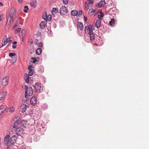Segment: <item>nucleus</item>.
Returning <instances> with one entry per match:
<instances>
[{"instance_id": "16", "label": "nucleus", "mask_w": 149, "mask_h": 149, "mask_svg": "<svg viewBox=\"0 0 149 149\" xmlns=\"http://www.w3.org/2000/svg\"><path fill=\"white\" fill-rule=\"evenodd\" d=\"M46 22L45 21H42L40 24V29H44L46 25Z\"/></svg>"}, {"instance_id": "28", "label": "nucleus", "mask_w": 149, "mask_h": 149, "mask_svg": "<svg viewBox=\"0 0 149 149\" xmlns=\"http://www.w3.org/2000/svg\"><path fill=\"white\" fill-rule=\"evenodd\" d=\"M95 11V10L90 9H89L88 11V14L90 15H92L93 13H94Z\"/></svg>"}, {"instance_id": "49", "label": "nucleus", "mask_w": 149, "mask_h": 149, "mask_svg": "<svg viewBox=\"0 0 149 149\" xmlns=\"http://www.w3.org/2000/svg\"><path fill=\"white\" fill-rule=\"evenodd\" d=\"M17 42L16 41H14L12 43V44H13V45H16L17 44Z\"/></svg>"}, {"instance_id": "44", "label": "nucleus", "mask_w": 149, "mask_h": 149, "mask_svg": "<svg viewBox=\"0 0 149 149\" xmlns=\"http://www.w3.org/2000/svg\"><path fill=\"white\" fill-rule=\"evenodd\" d=\"M85 7L87 8V9H88L89 8L88 5L87 4L86 2V3Z\"/></svg>"}, {"instance_id": "10", "label": "nucleus", "mask_w": 149, "mask_h": 149, "mask_svg": "<svg viewBox=\"0 0 149 149\" xmlns=\"http://www.w3.org/2000/svg\"><path fill=\"white\" fill-rule=\"evenodd\" d=\"M26 109V105L22 104L20 107V111L22 113H24L25 112Z\"/></svg>"}, {"instance_id": "38", "label": "nucleus", "mask_w": 149, "mask_h": 149, "mask_svg": "<svg viewBox=\"0 0 149 149\" xmlns=\"http://www.w3.org/2000/svg\"><path fill=\"white\" fill-rule=\"evenodd\" d=\"M63 3L65 5L67 4L68 2V0H63Z\"/></svg>"}, {"instance_id": "51", "label": "nucleus", "mask_w": 149, "mask_h": 149, "mask_svg": "<svg viewBox=\"0 0 149 149\" xmlns=\"http://www.w3.org/2000/svg\"><path fill=\"white\" fill-rule=\"evenodd\" d=\"M31 104L33 106H35L36 105L37 103H31Z\"/></svg>"}, {"instance_id": "14", "label": "nucleus", "mask_w": 149, "mask_h": 149, "mask_svg": "<svg viewBox=\"0 0 149 149\" xmlns=\"http://www.w3.org/2000/svg\"><path fill=\"white\" fill-rule=\"evenodd\" d=\"M105 3H106L104 1H100L98 3L97 6L98 8H100L102 6L105 5Z\"/></svg>"}, {"instance_id": "52", "label": "nucleus", "mask_w": 149, "mask_h": 149, "mask_svg": "<svg viewBox=\"0 0 149 149\" xmlns=\"http://www.w3.org/2000/svg\"><path fill=\"white\" fill-rule=\"evenodd\" d=\"M7 149H12V148H10V146H8L7 147Z\"/></svg>"}, {"instance_id": "47", "label": "nucleus", "mask_w": 149, "mask_h": 149, "mask_svg": "<svg viewBox=\"0 0 149 149\" xmlns=\"http://www.w3.org/2000/svg\"><path fill=\"white\" fill-rule=\"evenodd\" d=\"M7 36L6 35H5L3 37V40H6L7 39Z\"/></svg>"}, {"instance_id": "39", "label": "nucleus", "mask_w": 149, "mask_h": 149, "mask_svg": "<svg viewBox=\"0 0 149 149\" xmlns=\"http://www.w3.org/2000/svg\"><path fill=\"white\" fill-rule=\"evenodd\" d=\"M18 22H16L14 24V25L13 26V29H15V28L17 26V24H18Z\"/></svg>"}, {"instance_id": "22", "label": "nucleus", "mask_w": 149, "mask_h": 149, "mask_svg": "<svg viewBox=\"0 0 149 149\" xmlns=\"http://www.w3.org/2000/svg\"><path fill=\"white\" fill-rule=\"evenodd\" d=\"M15 108L14 107H12L10 108H8L7 109V111L9 112H13L14 111Z\"/></svg>"}, {"instance_id": "53", "label": "nucleus", "mask_w": 149, "mask_h": 149, "mask_svg": "<svg viewBox=\"0 0 149 149\" xmlns=\"http://www.w3.org/2000/svg\"><path fill=\"white\" fill-rule=\"evenodd\" d=\"M84 21L85 22H86L87 21V18L85 17H84Z\"/></svg>"}, {"instance_id": "33", "label": "nucleus", "mask_w": 149, "mask_h": 149, "mask_svg": "<svg viewBox=\"0 0 149 149\" xmlns=\"http://www.w3.org/2000/svg\"><path fill=\"white\" fill-rule=\"evenodd\" d=\"M29 9L28 7L27 6H25L24 7V11L25 13H27V11Z\"/></svg>"}, {"instance_id": "37", "label": "nucleus", "mask_w": 149, "mask_h": 149, "mask_svg": "<svg viewBox=\"0 0 149 149\" xmlns=\"http://www.w3.org/2000/svg\"><path fill=\"white\" fill-rule=\"evenodd\" d=\"M88 2V3L89 4H93V0H87Z\"/></svg>"}, {"instance_id": "29", "label": "nucleus", "mask_w": 149, "mask_h": 149, "mask_svg": "<svg viewBox=\"0 0 149 149\" xmlns=\"http://www.w3.org/2000/svg\"><path fill=\"white\" fill-rule=\"evenodd\" d=\"M2 46L0 47V48H1L3 46H5L8 43L6 40H3L2 42Z\"/></svg>"}, {"instance_id": "48", "label": "nucleus", "mask_w": 149, "mask_h": 149, "mask_svg": "<svg viewBox=\"0 0 149 149\" xmlns=\"http://www.w3.org/2000/svg\"><path fill=\"white\" fill-rule=\"evenodd\" d=\"M2 109H0V115H2L3 113Z\"/></svg>"}, {"instance_id": "46", "label": "nucleus", "mask_w": 149, "mask_h": 149, "mask_svg": "<svg viewBox=\"0 0 149 149\" xmlns=\"http://www.w3.org/2000/svg\"><path fill=\"white\" fill-rule=\"evenodd\" d=\"M19 149H26L25 147L24 146H22L20 147Z\"/></svg>"}, {"instance_id": "42", "label": "nucleus", "mask_w": 149, "mask_h": 149, "mask_svg": "<svg viewBox=\"0 0 149 149\" xmlns=\"http://www.w3.org/2000/svg\"><path fill=\"white\" fill-rule=\"evenodd\" d=\"M38 45L39 47H41L42 46L43 44L42 42H40L39 43H38Z\"/></svg>"}, {"instance_id": "41", "label": "nucleus", "mask_w": 149, "mask_h": 149, "mask_svg": "<svg viewBox=\"0 0 149 149\" xmlns=\"http://www.w3.org/2000/svg\"><path fill=\"white\" fill-rule=\"evenodd\" d=\"M3 15H1L0 16V21H2L3 20Z\"/></svg>"}, {"instance_id": "32", "label": "nucleus", "mask_w": 149, "mask_h": 149, "mask_svg": "<svg viewBox=\"0 0 149 149\" xmlns=\"http://www.w3.org/2000/svg\"><path fill=\"white\" fill-rule=\"evenodd\" d=\"M22 30V29L21 28H19L17 29H16L15 31V34H17L19 32H20Z\"/></svg>"}, {"instance_id": "57", "label": "nucleus", "mask_w": 149, "mask_h": 149, "mask_svg": "<svg viewBox=\"0 0 149 149\" xmlns=\"http://www.w3.org/2000/svg\"><path fill=\"white\" fill-rule=\"evenodd\" d=\"M12 58V60H14V57H13V58Z\"/></svg>"}, {"instance_id": "11", "label": "nucleus", "mask_w": 149, "mask_h": 149, "mask_svg": "<svg viewBox=\"0 0 149 149\" xmlns=\"http://www.w3.org/2000/svg\"><path fill=\"white\" fill-rule=\"evenodd\" d=\"M17 139V137L15 135H13L10 138V143L13 144L16 142V140Z\"/></svg>"}, {"instance_id": "40", "label": "nucleus", "mask_w": 149, "mask_h": 149, "mask_svg": "<svg viewBox=\"0 0 149 149\" xmlns=\"http://www.w3.org/2000/svg\"><path fill=\"white\" fill-rule=\"evenodd\" d=\"M11 37H9L6 40L7 41V43L10 42L11 41Z\"/></svg>"}, {"instance_id": "35", "label": "nucleus", "mask_w": 149, "mask_h": 149, "mask_svg": "<svg viewBox=\"0 0 149 149\" xmlns=\"http://www.w3.org/2000/svg\"><path fill=\"white\" fill-rule=\"evenodd\" d=\"M31 61L33 63H35L37 61V59L36 58H32Z\"/></svg>"}, {"instance_id": "50", "label": "nucleus", "mask_w": 149, "mask_h": 149, "mask_svg": "<svg viewBox=\"0 0 149 149\" xmlns=\"http://www.w3.org/2000/svg\"><path fill=\"white\" fill-rule=\"evenodd\" d=\"M16 45H12V47L14 49L16 48Z\"/></svg>"}, {"instance_id": "12", "label": "nucleus", "mask_w": 149, "mask_h": 149, "mask_svg": "<svg viewBox=\"0 0 149 149\" xmlns=\"http://www.w3.org/2000/svg\"><path fill=\"white\" fill-rule=\"evenodd\" d=\"M33 68V66L32 65L29 66L28 68L29 71L28 73L29 76H31L33 74V70L32 69Z\"/></svg>"}, {"instance_id": "56", "label": "nucleus", "mask_w": 149, "mask_h": 149, "mask_svg": "<svg viewBox=\"0 0 149 149\" xmlns=\"http://www.w3.org/2000/svg\"><path fill=\"white\" fill-rule=\"evenodd\" d=\"M0 5H1V6H3V3L2 2H0Z\"/></svg>"}, {"instance_id": "58", "label": "nucleus", "mask_w": 149, "mask_h": 149, "mask_svg": "<svg viewBox=\"0 0 149 149\" xmlns=\"http://www.w3.org/2000/svg\"><path fill=\"white\" fill-rule=\"evenodd\" d=\"M13 10V9H10V11H12V10Z\"/></svg>"}, {"instance_id": "21", "label": "nucleus", "mask_w": 149, "mask_h": 149, "mask_svg": "<svg viewBox=\"0 0 149 149\" xmlns=\"http://www.w3.org/2000/svg\"><path fill=\"white\" fill-rule=\"evenodd\" d=\"M101 22L99 20H96L95 22V26L97 28H99L100 26Z\"/></svg>"}, {"instance_id": "9", "label": "nucleus", "mask_w": 149, "mask_h": 149, "mask_svg": "<svg viewBox=\"0 0 149 149\" xmlns=\"http://www.w3.org/2000/svg\"><path fill=\"white\" fill-rule=\"evenodd\" d=\"M9 56L12 58H13L14 57V60H12V61L13 63H15L16 62L17 58V56L15 53H10L9 54Z\"/></svg>"}, {"instance_id": "30", "label": "nucleus", "mask_w": 149, "mask_h": 149, "mask_svg": "<svg viewBox=\"0 0 149 149\" xmlns=\"http://www.w3.org/2000/svg\"><path fill=\"white\" fill-rule=\"evenodd\" d=\"M114 24V19H112L109 22L110 25V26H113Z\"/></svg>"}, {"instance_id": "36", "label": "nucleus", "mask_w": 149, "mask_h": 149, "mask_svg": "<svg viewBox=\"0 0 149 149\" xmlns=\"http://www.w3.org/2000/svg\"><path fill=\"white\" fill-rule=\"evenodd\" d=\"M17 125H18V121H16L14 123L13 127L15 128H17Z\"/></svg>"}, {"instance_id": "3", "label": "nucleus", "mask_w": 149, "mask_h": 149, "mask_svg": "<svg viewBox=\"0 0 149 149\" xmlns=\"http://www.w3.org/2000/svg\"><path fill=\"white\" fill-rule=\"evenodd\" d=\"M16 132L17 135L21 136L24 134V131L23 128L21 127H17L16 130Z\"/></svg>"}, {"instance_id": "13", "label": "nucleus", "mask_w": 149, "mask_h": 149, "mask_svg": "<svg viewBox=\"0 0 149 149\" xmlns=\"http://www.w3.org/2000/svg\"><path fill=\"white\" fill-rule=\"evenodd\" d=\"M77 29L82 31L84 29V26L83 24L80 22H78L77 24Z\"/></svg>"}, {"instance_id": "2", "label": "nucleus", "mask_w": 149, "mask_h": 149, "mask_svg": "<svg viewBox=\"0 0 149 149\" xmlns=\"http://www.w3.org/2000/svg\"><path fill=\"white\" fill-rule=\"evenodd\" d=\"M68 9L65 6H62L60 7V12L61 15H65L68 13Z\"/></svg>"}, {"instance_id": "27", "label": "nucleus", "mask_w": 149, "mask_h": 149, "mask_svg": "<svg viewBox=\"0 0 149 149\" xmlns=\"http://www.w3.org/2000/svg\"><path fill=\"white\" fill-rule=\"evenodd\" d=\"M43 19L46 22L47 21V14L46 12L45 13V14H43L42 16Z\"/></svg>"}, {"instance_id": "5", "label": "nucleus", "mask_w": 149, "mask_h": 149, "mask_svg": "<svg viewBox=\"0 0 149 149\" xmlns=\"http://www.w3.org/2000/svg\"><path fill=\"white\" fill-rule=\"evenodd\" d=\"M8 78L7 76L3 77L2 79L1 84L3 86H7L8 84Z\"/></svg>"}, {"instance_id": "6", "label": "nucleus", "mask_w": 149, "mask_h": 149, "mask_svg": "<svg viewBox=\"0 0 149 149\" xmlns=\"http://www.w3.org/2000/svg\"><path fill=\"white\" fill-rule=\"evenodd\" d=\"M10 136L9 135H6L4 139V145L7 146L10 144Z\"/></svg>"}, {"instance_id": "20", "label": "nucleus", "mask_w": 149, "mask_h": 149, "mask_svg": "<svg viewBox=\"0 0 149 149\" xmlns=\"http://www.w3.org/2000/svg\"><path fill=\"white\" fill-rule=\"evenodd\" d=\"M6 95V92H2L0 93V100H3L4 96Z\"/></svg>"}, {"instance_id": "24", "label": "nucleus", "mask_w": 149, "mask_h": 149, "mask_svg": "<svg viewBox=\"0 0 149 149\" xmlns=\"http://www.w3.org/2000/svg\"><path fill=\"white\" fill-rule=\"evenodd\" d=\"M42 51V49L40 48H38L36 49V53L37 55H39L41 53Z\"/></svg>"}, {"instance_id": "15", "label": "nucleus", "mask_w": 149, "mask_h": 149, "mask_svg": "<svg viewBox=\"0 0 149 149\" xmlns=\"http://www.w3.org/2000/svg\"><path fill=\"white\" fill-rule=\"evenodd\" d=\"M19 124L22 127H25L26 126L27 121L26 120H22L20 123H19Z\"/></svg>"}, {"instance_id": "25", "label": "nucleus", "mask_w": 149, "mask_h": 149, "mask_svg": "<svg viewBox=\"0 0 149 149\" xmlns=\"http://www.w3.org/2000/svg\"><path fill=\"white\" fill-rule=\"evenodd\" d=\"M77 11L75 10H72L71 12V14L72 15L74 16H76L77 15Z\"/></svg>"}, {"instance_id": "31", "label": "nucleus", "mask_w": 149, "mask_h": 149, "mask_svg": "<svg viewBox=\"0 0 149 149\" xmlns=\"http://www.w3.org/2000/svg\"><path fill=\"white\" fill-rule=\"evenodd\" d=\"M82 13V12L81 10H80L79 11H77V15L76 16L77 17H79L81 16Z\"/></svg>"}, {"instance_id": "23", "label": "nucleus", "mask_w": 149, "mask_h": 149, "mask_svg": "<svg viewBox=\"0 0 149 149\" xmlns=\"http://www.w3.org/2000/svg\"><path fill=\"white\" fill-rule=\"evenodd\" d=\"M30 102H37V98L36 97L33 96L31 98L30 100Z\"/></svg>"}, {"instance_id": "1", "label": "nucleus", "mask_w": 149, "mask_h": 149, "mask_svg": "<svg viewBox=\"0 0 149 149\" xmlns=\"http://www.w3.org/2000/svg\"><path fill=\"white\" fill-rule=\"evenodd\" d=\"M24 89L25 90L24 95L25 97L22 100L23 102H26L29 99L27 95L31 96L33 94V91L32 88L31 87H29L27 85L24 86Z\"/></svg>"}, {"instance_id": "43", "label": "nucleus", "mask_w": 149, "mask_h": 149, "mask_svg": "<svg viewBox=\"0 0 149 149\" xmlns=\"http://www.w3.org/2000/svg\"><path fill=\"white\" fill-rule=\"evenodd\" d=\"M33 42V40H31L29 42V45H31Z\"/></svg>"}, {"instance_id": "4", "label": "nucleus", "mask_w": 149, "mask_h": 149, "mask_svg": "<svg viewBox=\"0 0 149 149\" xmlns=\"http://www.w3.org/2000/svg\"><path fill=\"white\" fill-rule=\"evenodd\" d=\"M93 26L91 25H89V26H86L85 27V32L86 33H88V34L91 33H93Z\"/></svg>"}, {"instance_id": "7", "label": "nucleus", "mask_w": 149, "mask_h": 149, "mask_svg": "<svg viewBox=\"0 0 149 149\" xmlns=\"http://www.w3.org/2000/svg\"><path fill=\"white\" fill-rule=\"evenodd\" d=\"M13 23V18L10 14H9V16L8 17V19L7 22V25L10 26L11 24Z\"/></svg>"}, {"instance_id": "45", "label": "nucleus", "mask_w": 149, "mask_h": 149, "mask_svg": "<svg viewBox=\"0 0 149 149\" xmlns=\"http://www.w3.org/2000/svg\"><path fill=\"white\" fill-rule=\"evenodd\" d=\"M98 18L99 19L98 20H100L101 19H102V16H101V15H98Z\"/></svg>"}, {"instance_id": "26", "label": "nucleus", "mask_w": 149, "mask_h": 149, "mask_svg": "<svg viewBox=\"0 0 149 149\" xmlns=\"http://www.w3.org/2000/svg\"><path fill=\"white\" fill-rule=\"evenodd\" d=\"M89 35L90 38L91 40H93L95 39L94 35L93 33H90L88 34Z\"/></svg>"}, {"instance_id": "19", "label": "nucleus", "mask_w": 149, "mask_h": 149, "mask_svg": "<svg viewBox=\"0 0 149 149\" xmlns=\"http://www.w3.org/2000/svg\"><path fill=\"white\" fill-rule=\"evenodd\" d=\"M24 79L27 84L29 83V76L27 74L24 77Z\"/></svg>"}, {"instance_id": "55", "label": "nucleus", "mask_w": 149, "mask_h": 149, "mask_svg": "<svg viewBox=\"0 0 149 149\" xmlns=\"http://www.w3.org/2000/svg\"><path fill=\"white\" fill-rule=\"evenodd\" d=\"M50 32H51V31ZM49 35L50 36H52V33H50Z\"/></svg>"}, {"instance_id": "18", "label": "nucleus", "mask_w": 149, "mask_h": 149, "mask_svg": "<svg viewBox=\"0 0 149 149\" xmlns=\"http://www.w3.org/2000/svg\"><path fill=\"white\" fill-rule=\"evenodd\" d=\"M58 12V9L56 8H53L52 10V13L53 15H55Z\"/></svg>"}, {"instance_id": "34", "label": "nucleus", "mask_w": 149, "mask_h": 149, "mask_svg": "<svg viewBox=\"0 0 149 149\" xmlns=\"http://www.w3.org/2000/svg\"><path fill=\"white\" fill-rule=\"evenodd\" d=\"M47 21H50L51 20L52 16L50 15H47Z\"/></svg>"}, {"instance_id": "59", "label": "nucleus", "mask_w": 149, "mask_h": 149, "mask_svg": "<svg viewBox=\"0 0 149 149\" xmlns=\"http://www.w3.org/2000/svg\"><path fill=\"white\" fill-rule=\"evenodd\" d=\"M23 31H24L23 30H22V32H23Z\"/></svg>"}, {"instance_id": "8", "label": "nucleus", "mask_w": 149, "mask_h": 149, "mask_svg": "<svg viewBox=\"0 0 149 149\" xmlns=\"http://www.w3.org/2000/svg\"><path fill=\"white\" fill-rule=\"evenodd\" d=\"M41 86L40 84L38 83H36L34 86L35 91L36 92H39L40 91Z\"/></svg>"}, {"instance_id": "54", "label": "nucleus", "mask_w": 149, "mask_h": 149, "mask_svg": "<svg viewBox=\"0 0 149 149\" xmlns=\"http://www.w3.org/2000/svg\"><path fill=\"white\" fill-rule=\"evenodd\" d=\"M19 3H21L22 2V0H18Z\"/></svg>"}, {"instance_id": "17", "label": "nucleus", "mask_w": 149, "mask_h": 149, "mask_svg": "<svg viewBox=\"0 0 149 149\" xmlns=\"http://www.w3.org/2000/svg\"><path fill=\"white\" fill-rule=\"evenodd\" d=\"M37 2L36 0H32L30 3L31 6L34 8L35 7L37 6Z\"/></svg>"}]
</instances>
